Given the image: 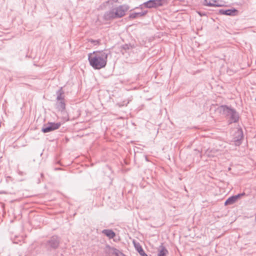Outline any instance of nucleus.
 <instances>
[{
  "instance_id": "obj_7",
  "label": "nucleus",
  "mask_w": 256,
  "mask_h": 256,
  "mask_svg": "<svg viewBox=\"0 0 256 256\" xmlns=\"http://www.w3.org/2000/svg\"><path fill=\"white\" fill-rule=\"evenodd\" d=\"M243 138L244 134L242 129L238 128L234 134L232 142H234L236 146H239L241 144Z\"/></svg>"
},
{
  "instance_id": "obj_12",
  "label": "nucleus",
  "mask_w": 256,
  "mask_h": 256,
  "mask_svg": "<svg viewBox=\"0 0 256 256\" xmlns=\"http://www.w3.org/2000/svg\"><path fill=\"white\" fill-rule=\"evenodd\" d=\"M56 108H58L59 110L63 111L66 108V104L64 101V100H60L57 102L56 103Z\"/></svg>"
},
{
  "instance_id": "obj_8",
  "label": "nucleus",
  "mask_w": 256,
  "mask_h": 256,
  "mask_svg": "<svg viewBox=\"0 0 256 256\" xmlns=\"http://www.w3.org/2000/svg\"><path fill=\"white\" fill-rule=\"evenodd\" d=\"M238 10L236 8L224 10L221 9L219 10V13L221 14H224L226 16H234L236 14Z\"/></svg>"
},
{
  "instance_id": "obj_20",
  "label": "nucleus",
  "mask_w": 256,
  "mask_h": 256,
  "mask_svg": "<svg viewBox=\"0 0 256 256\" xmlns=\"http://www.w3.org/2000/svg\"><path fill=\"white\" fill-rule=\"evenodd\" d=\"M132 46L130 44H125L122 46V48L124 50H130Z\"/></svg>"
},
{
  "instance_id": "obj_4",
  "label": "nucleus",
  "mask_w": 256,
  "mask_h": 256,
  "mask_svg": "<svg viewBox=\"0 0 256 256\" xmlns=\"http://www.w3.org/2000/svg\"><path fill=\"white\" fill-rule=\"evenodd\" d=\"M60 238L58 236H53L43 243L46 251L50 252L56 250L59 248Z\"/></svg>"
},
{
  "instance_id": "obj_16",
  "label": "nucleus",
  "mask_w": 256,
  "mask_h": 256,
  "mask_svg": "<svg viewBox=\"0 0 256 256\" xmlns=\"http://www.w3.org/2000/svg\"><path fill=\"white\" fill-rule=\"evenodd\" d=\"M236 202L234 196L228 198L225 202L224 205L228 206L234 204Z\"/></svg>"
},
{
  "instance_id": "obj_15",
  "label": "nucleus",
  "mask_w": 256,
  "mask_h": 256,
  "mask_svg": "<svg viewBox=\"0 0 256 256\" xmlns=\"http://www.w3.org/2000/svg\"><path fill=\"white\" fill-rule=\"evenodd\" d=\"M204 6H214V7H220L222 6V5L218 4H214L210 2V1H208V0H204Z\"/></svg>"
},
{
  "instance_id": "obj_17",
  "label": "nucleus",
  "mask_w": 256,
  "mask_h": 256,
  "mask_svg": "<svg viewBox=\"0 0 256 256\" xmlns=\"http://www.w3.org/2000/svg\"><path fill=\"white\" fill-rule=\"evenodd\" d=\"M142 12H134L132 13L129 15V18L130 19H134L138 17H142Z\"/></svg>"
},
{
  "instance_id": "obj_10",
  "label": "nucleus",
  "mask_w": 256,
  "mask_h": 256,
  "mask_svg": "<svg viewBox=\"0 0 256 256\" xmlns=\"http://www.w3.org/2000/svg\"><path fill=\"white\" fill-rule=\"evenodd\" d=\"M134 246L138 252L141 256H148L144 252L142 246L139 243L136 244L134 242Z\"/></svg>"
},
{
  "instance_id": "obj_14",
  "label": "nucleus",
  "mask_w": 256,
  "mask_h": 256,
  "mask_svg": "<svg viewBox=\"0 0 256 256\" xmlns=\"http://www.w3.org/2000/svg\"><path fill=\"white\" fill-rule=\"evenodd\" d=\"M113 249L114 247H111L110 245L106 244L104 248V252L106 255L110 256V254H112Z\"/></svg>"
},
{
  "instance_id": "obj_21",
  "label": "nucleus",
  "mask_w": 256,
  "mask_h": 256,
  "mask_svg": "<svg viewBox=\"0 0 256 256\" xmlns=\"http://www.w3.org/2000/svg\"><path fill=\"white\" fill-rule=\"evenodd\" d=\"M89 42L90 43L93 44H100V40H94L92 39H90L89 40Z\"/></svg>"
},
{
  "instance_id": "obj_5",
  "label": "nucleus",
  "mask_w": 256,
  "mask_h": 256,
  "mask_svg": "<svg viewBox=\"0 0 256 256\" xmlns=\"http://www.w3.org/2000/svg\"><path fill=\"white\" fill-rule=\"evenodd\" d=\"M60 126V122H48L46 124H44L42 128V132L44 133L50 132L58 129Z\"/></svg>"
},
{
  "instance_id": "obj_1",
  "label": "nucleus",
  "mask_w": 256,
  "mask_h": 256,
  "mask_svg": "<svg viewBox=\"0 0 256 256\" xmlns=\"http://www.w3.org/2000/svg\"><path fill=\"white\" fill-rule=\"evenodd\" d=\"M108 54L104 51H96L88 56L90 64L95 70L104 68L107 63Z\"/></svg>"
},
{
  "instance_id": "obj_25",
  "label": "nucleus",
  "mask_w": 256,
  "mask_h": 256,
  "mask_svg": "<svg viewBox=\"0 0 256 256\" xmlns=\"http://www.w3.org/2000/svg\"><path fill=\"white\" fill-rule=\"evenodd\" d=\"M121 256H126L124 254H121Z\"/></svg>"
},
{
  "instance_id": "obj_24",
  "label": "nucleus",
  "mask_w": 256,
  "mask_h": 256,
  "mask_svg": "<svg viewBox=\"0 0 256 256\" xmlns=\"http://www.w3.org/2000/svg\"><path fill=\"white\" fill-rule=\"evenodd\" d=\"M208 1H210V0H208ZM210 2H213L212 3L217 4L216 0H210Z\"/></svg>"
},
{
  "instance_id": "obj_11",
  "label": "nucleus",
  "mask_w": 256,
  "mask_h": 256,
  "mask_svg": "<svg viewBox=\"0 0 256 256\" xmlns=\"http://www.w3.org/2000/svg\"><path fill=\"white\" fill-rule=\"evenodd\" d=\"M56 94L57 96L56 98L57 101L64 100V92L62 90V87H61L58 90L56 91Z\"/></svg>"
},
{
  "instance_id": "obj_19",
  "label": "nucleus",
  "mask_w": 256,
  "mask_h": 256,
  "mask_svg": "<svg viewBox=\"0 0 256 256\" xmlns=\"http://www.w3.org/2000/svg\"><path fill=\"white\" fill-rule=\"evenodd\" d=\"M245 195H246V194L244 192H242V193L238 194L236 195H234V197L235 200L236 201L238 198H240L242 196H245Z\"/></svg>"
},
{
  "instance_id": "obj_3",
  "label": "nucleus",
  "mask_w": 256,
  "mask_h": 256,
  "mask_svg": "<svg viewBox=\"0 0 256 256\" xmlns=\"http://www.w3.org/2000/svg\"><path fill=\"white\" fill-rule=\"evenodd\" d=\"M218 110L222 114L229 118V124L237 122L239 120V114L236 110L226 105H222L218 107Z\"/></svg>"
},
{
  "instance_id": "obj_27",
  "label": "nucleus",
  "mask_w": 256,
  "mask_h": 256,
  "mask_svg": "<svg viewBox=\"0 0 256 256\" xmlns=\"http://www.w3.org/2000/svg\"><path fill=\"white\" fill-rule=\"evenodd\" d=\"M199 14H200V16H202V13L199 12Z\"/></svg>"
},
{
  "instance_id": "obj_13",
  "label": "nucleus",
  "mask_w": 256,
  "mask_h": 256,
  "mask_svg": "<svg viewBox=\"0 0 256 256\" xmlns=\"http://www.w3.org/2000/svg\"><path fill=\"white\" fill-rule=\"evenodd\" d=\"M160 248V250L158 253V256H166V254L168 253V250L162 246V244Z\"/></svg>"
},
{
  "instance_id": "obj_26",
  "label": "nucleus",
  "mask_w": 256,
  "mask_h": 256,
  "mask_svg": "<svg viewBox=\"0 0 256 256\" xmlns=\"http://www.w3.org/2000/svg\"><path fill=\"white\" fill-rule=\"evenodd\" d=\"M199 14H200V16H202V13L199 12Z\"/></svg>"
},
{
  "instance_id": "obj_9",
  "label": "nucleus",
  "mask_w": 256,
  "mask_h": 256,
  "mask_svg": "<svg viewBox=\"0 0 256 256\" xmlns=\"http://www.w3.org/2000/svg\"><path fill=\"white\" fill-rule=\"evenodd\" d=\"M102 233L105 234L110 239L113 238L116 236V233L112 230H104L102 231Z\"/></svg>"
},
{
  "instance_id": "obj_6",
  "label": "nucleus",
  "mask_w": 256,
  "mask_h": 256,
  "mask_svg": "<svg viewBox=\"0 0 256 256\" xmlns=\"http://www.w3.org/2000/svg\"><path fill=\"white\" fill-rule=\"evenodd\" d=\"M164 1L165 0H149L141 4L140 6H144V8H157L162 6Z\"/></svg>"
},
{
  "instance_id": "obj_22",
  "label": "nucleus",
  "mask_w": 256,
  "mask_h": 256,
  "mask_svg": "<svg viewBox=\"0 0 256 256\" xmlns=\"http://www.w3.org/2000/svg\"><path fill=\"white\" fill-rule=\"evenodd\" d=\"M148 11L147 10H142L140 12H142V16H144L147 13Z\"/></svg>"
},
{
  "instance_id": "obj_18",
  "label": "nucleus",
  "mask_w": 256,
  "mask_h": 256,
  "mask_svg": "<svg viewBox=\"0 0 256 256\" xmlns=\"http://www.w3.org/2000/svg\"><path fill=\"white\" fill-rule=\"evenodd\" d=\"M121 254H123L121 252H120L116 248H114L112 254L115 255V256H121Z\"/></svg>"
},
{
  "instance_id": "obj_2",
  "label": "nucleus",
  "mask_w": 256,
  "mask_h": 256,
  "mask_svg": "<svg viewBox=\"0 0 256 256\" xmlns=\"http://www.w3.org/2000/svg\"><path fill=\"white\" fill-rule=\"evenodd\" d=\"M129 8L130 6L127 4L112 7L109 10L104 12V19L106 20H110L121 18L126 15V12Z\"/></svg>"
},
{
  "instance_id": "obj_23",
  "label": "nucleus",
  "mask_w": 256,
  "mask_h": 256,
  "mask_svg": "<svg viewBox=\"0 0 256 256\" xmlns=\"http://www.w3.org/2000/svg\"><path fill=\"white\" fill-rule=\"evenodd\" d=\"M143 7H144V6H140V5L138 7H136V9H138L140 8L141 10H142Z\"/></svg>"
}]
</instances>
